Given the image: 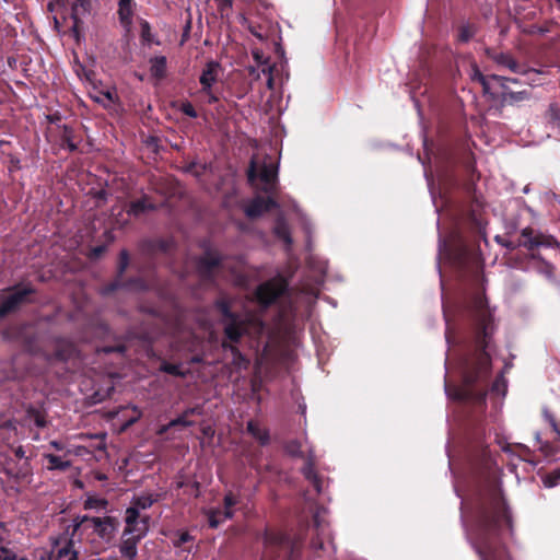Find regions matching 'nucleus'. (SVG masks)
I'll return each instance as SVG.
<instances>
[{"instance_id":"nucleus-1","label":"nucleus","mask_w":560,"mask_h":560,"mask_svg":"<svg viewBox=\"0 0 560 560\" xmlns=\"http://www.w3.org/2000/svg\"><path fill=\"white\" fill-rule=\"evenodd\" d=\"M503 525L511 526V518L500 504L493 503L478 510L474 525L466 528V537L479 560H510L505 548L497 540Z\"/></svg>"},{"instance_id":"nucleus-2","label":"nucleus","mask_w":560,"mask_h":560,"mask_svg":"<svg viewBox=\"0 0 560 560\" xmlns=\"http://www.w3.org/2000/svg\"><path fill=\"white\" fill-rule=\"evenodd\" d=\"M214 306L221 315V324L228 342L222 347L232 354V364L237 369L246 370L249 365L248 359L236 347L244 336L256 337L264 332L265 324L261 319L249 314L237 313L232 310V300L226 295L220 296Z\"/></svg>"},{"instance_id":"nucleus-3","label":"nucleus","mask_w":560,"mask_h":560,"mask_svg":"<svg viewBox=\"0 0 560 560\" xmlns=\"http://www.w3.org/2000/svg\"><path fill=\"white\" fill-rule=\"evenodd\" d=\"M474 304L479 320V331L476 340L478 351L474 359L465 362L464 381L468 386L486 378L491 369V359L487 351L490 339V314L486 310V301L481 295L475 298Z\"/></svg>"},{"instance_id":"nucleus-4","label":"nucleus","mask_w":560,"mask_h":560,"mask_svg":"<svg viewBox=\"0 0 560 560\" xmlns=\"http://www.w3.org/2000/svg\"><path fill=\"white\" fill-rule=\"evenodd\" d=\"M264 553L262 560H294L299 557L302 547L301 539H293L290 536L275 530H266L262 535Z\"/></svg>"},{"instance_id":"nucleus-5","label":"nucleus","mask_w":560,"mask_h":560,"mask_svg":"<svg viewBox=\"0 0 560 560\" xmlns=\"http://www.w3.org/2000/svg\"><path fill=\"white\" fill-rule=\"evenodd\" d=\"M83 526L85 529H92L103 542L110 544L119 526V522L114 516H78L75 518V528Z\"/></svg>"},{"instance_id":"nucleus-6","label":"nucleus","mask_w":560,"mask_h":560,"mask_svg":"<svg viewBox=\"0 0 560 560\" xmlns=\"http://www.w3.org/2000/svg\"><path fill=\"white\" fill-rule=\"evenodd\" d=\"M130 264L129 253L126 249L120 250L118 267H117V276L115 280L104 285L101 289V293L103 295H109L118 289H131V290H143L145 288L144 281L140 278H132L128 281H122V276Z\"/></svg>"},{"instance_id":"nucleus-7","label":"nucleus","mask_w":560,"mask_h":560,"mask_svg":"<svg viewBox=\"0 0 560 560\" xmlns=\"http://www.w3.org/2000/svg\"><path fill=\"white\" fill-rule=\"evenodd\" d=\"M247 177L249 183H254L259 178L262 184L261 189L267 194H272L277 186L278 166L272 162L267 163L266 161L260 164L255 159H252Z\"/></svg>"},{"instance_id":"nucleus-8","label":"nucleus","mask_w":560,"mask_h":560,"mask_svg":"<svg viewBox=\"0 0 560 560\" xmlns=\"http://www.w3.org/2000/svg\"><path fill=\"white\" fill-rule=\"evenodd\" d=\"M5 291L8 294L0 302V318H4L16 312L22 305L30 303V296L35 293L32 285L20 284L8 288Z\"/></svg>"},{"instance_id":"nucleus-9","label":"nucleus","mask_w":560,"mask_h":560,"mask_svg":"<svg viewBox=\"0 0 560 560\" xmlns=\"http://www.w3.org/2000/svg\"><path fill=\"white\" fill-rule=\"evenodd\" d=\"M287 289L283 280L272 279L259 284L255 291V299L262 307L271 305Z\"/></svg>"},{"instance_id":"nucleus-10","label":"nucleus","mask_w":560,"mask_h":560,"mask_svg":"<svg viewBox=\"0 0 560 560\" xmlns=\"http://www.w3.org/2000/svg\"><path fill=\"white\" fill-rule=\"evenodd\" d=\"M485 54L499 67L506 68L513 73L526 74L533 71L532 69H526L525 67L521 66L509 52L497 51L495 49L492 48H486Z\"/></svg>"},{"instance_id":"nucleus-11","label":"nucleus","mask_w":560,"mask_h":560,"mask_svg":"<svg viewBox=\"0 0 560 560\" xmlns=\"http://www.w3.org/2000/svg\"><path fill=\"white\" fill-rule=\"evenodd\" d=\"M279 205L272 197H261L257 196L255 197L246 207H245V214L250 219H256L264 214L265 212H268L269 210L273 208H278Z\"/></svg>"},{"instance_id":"nucleus-12","label":"nucleus","mask_w":560,"mask_h":560,"mask_svg":"<svg viewBox=\"0 0 560 560\" xmlns=\"http://www.w3.org/2000/svg\"><path fill=\"white\" fill-rule=\"evenodd\" d=\"M221 258L217 253L206 252L203 256H201L197 260V270L202 279H211L218 268L220 267Z\"/></svg>"},{"instance_id":"nucleus-13","label":"nucleus","mask_w":560,"mask_h":560,"mask_svg":"<svg viewBox=\"0 0 560 560\" xmlns=\"http://www.w3.org/2000/svg\"><path fill=\"white\" fill-rule=\"evenodd\" d=\"M220 71V62L215 60H210L206 63L199 77L201 92H210V90L213 88V85L217 83L219 79Z\"/></svg>"},{"instance_id":"nucleus-14","label":"nucleus","mask_w":560,"mask_h":560,"mask_svg":"<svg viewBox=\"0 0 560 560\" xmlns=\"http://www.w3.org/2000/svg\"><path fill=\"white\" fill-rule=\"evenodd\" d=\"M316 458L313 451L308 452L305 464L302 468V474L305 479L314 487L315 491L319 494L323 491V482L317 472L315 471Z\"/></svg>"},{"instance_id":"nucleus-15","label":"nucleus","mask_w":560,"mask_h":560,"mask_svg":"<svg viewBox=\"0 0 560 560\" xmlns=\"http://www.w3.org/2000/svg\"><path fill=\"white\" fill-rule=\"evenodd\" d=\"M327 510L325 508H318L314 513V527L316 529V538L312 540V547L314 549H323L324 547V537L326 536L327 523L325 521V515Z\"/></svg>"},{"instance_id":"nucleus-16","label":"nucleus","mask_w":560,"mask_h":560,"mask_svg":"<svg viewBox=\"0 0 560 560\" xmlns=\"http://www.w3.org/2000/svg\"><path fill=\"white\" fill-rule=\"evenodd\" d=\"M135 0H119L118 1V20L120 25L126 32H130L133 23V14L136 9Z\"/></svg>"},{"instance_id":"nucleus-17","label":"nucleus","mask_w":560,"mask_h":560,"mask_svg":"<svg viewBox=\"0 0 560 560\" xmlns=\"http://www.w3.org/2000/svg\"><path fill=\"white\" fill-rule=\"evenodd\" d=\"M42 560H45L42 558ZM48 560H79L78 552L73 550L72 540L67 541L63 546H56Z\"/></svg>"},{"instance_id":"nucleus-18","label":"nucleus","mask_w":560,"mask_h":560,"mask_svg":"<svg viewBox=\"0 0 560 560\" xmlns=\"http://www.w3.org/2000/svg\"><path fill=\"white\" fill-rule=\"evenodd\" d=\"M71 11L74 25H78L84 18L90 15L92 11V0H73Z\"/></svg>"},{"instance_id":"nucleus-19","label":"nucleus","mask_w":560,"mask_h":560,"mask_svg":"<svg viewBox=\"0 0 560 560\" xmlns=\"http://www.w3.org/2000/svg\"><path fill=\"white\" fill-rule=\"evenodd\" d=\"M140 539L135 538L133 536H124L121 538V542L119 545V552L122 558L128 560H135L138 555V544Z\"/></svg>"},{"instance_id":"nucleus-20","label":"nucleus","mask_w":560,"mask_h":560,"mask_svg":"<svg viewBox=\"0 0 560 560\" xmlns=\"http://www.w3.org/2000/svg\"><path fill=\"white\" fill-rule=\"evenodd\" d=\"M201 413H202V408L199 406L187 408L180 416L171 420L168 422V424L162 429V432H165L167 429L176 427V425L191 427V425H194V421L189 420L188 417L191 415H201Z\"/></svg>"},{"instance_id":"nucleus-21","label":"nucleus","mask_w":560,"mask_h":560,"mask_svg":"<svg viewBox=\"0 0 560 560\" xmlns=\"http://www.w3.org/2000/svg\"><path fill=\"white\" fill-rule=\"evenodd\" d=\"M154 209H155V206L152 202H150L147 197H143L141 199L131 201L127 209V213H128V215L138 218L141 214H143L148 211H152Z\"/></svg>"},{"instance_id":"nucleus-22","label":"nucleus","mask_w":560,"mask_h":560,"mask_svg":"<svg viewBox=\"0 0 560 560\" xmlns=\"http://www.w3.org/2000/svg\"><path fill=\"white\" fill-rule=\"evenodd\" d=\"M530 98V92L527 90L514 92L512 90L504 91L501 95V103L503 105H515L521 102L528 101Z\"/></svg>"},{"instance_id":"nucleus-23","label":"nucleus","mask_w":560,"mask_h":560,"mask_svg":"<svg viewBox=\"0 0 560 560\" xmlns=\"http://www.w3.org/2000/svg\"><path fill=\"white\" fill-rule=\"evenodd\" d=\"M90 96L104 108H110L115 103L116 92L112 89H107L105 91L95 90L93 93H90Z\"/></svg>"},{"instance_id":"nucleus-24","label":"nucleus","mask_w":560,"mask_h":560,"mask_svg":"<svg viewBox=\"0 0 560 560\" xmlns=\"http://www.w3.org/2000/svg\"><path fill=\"white\" fill-rule=\"evenodd\" d=\"M148 533V523L147 520H141L131 525H127L124 529V536H133L137 539H142Z\"/></svg>"},{"instance_id":"nucleus-25","label":"nucleus","mask_w":560,"mask_h":560,"mask_svg":"<svg viewBox=\"0 0 560 560\" xmlns=\"http://www.w3.org/2000/svg\"><path fill=\"white\" fill-rule=\"evenodd\" d=\"M150 73L153 78L161 80L166 75L167 61L164 56H158L151 59Z\"/></svg>"},{"instance_id":"nucleus-26","label":"nucleus","mask_w":560,"mask_h":560,"mask_svg":"<svg viewBox=\"0 0 560 560\" xmlns=\"http://www.w3.org/2000/svg\"><path fill=\"white\" fill-rule=\"evenodd\" d=\"M520 245L528 249H533L542 245V242L538 235H534V231L532 229L526 228L521 233Z\"/></svg>"},{"instance_id":"nucleus-27","label":"nucleus","mask_w":560,"mask_h":560,"mask_svg":"<svg viewBox=\"0 0 560 560\" xmlns=\"http://www.w3.org/2000/svg\"><path fill=\"white\" fill-rule=\"evenodd\" d=\"M548 125L550 130L557 136L560 137V110L557 105L551 104L549 106L548 113Z\"/></svg>"},{"instance_id":"nucleus-28","label":"nucleus","mask_w":560,"mask_h":560,"mask_svg":"<svg viewBox=\"0 0 560 560\" xmlns=\"http://www.w3.org/2000/svg\"><path fill=\"white\" fill-rule=\"evenodd\" d=\"M45 458L48 462L47 469L49 470L65 471L71 466L69 460H63L60 456L54 454H46Z\"/></svg>"},{"instance_id":"nucleus-29","label":"nucleus","mask_w":560,"mask_h":560,"mask_svg":"<svg viewBox=\"0 0 560 560\" xmlns=\"http://www.w3.org/2000/svg\"><path fill=\"white\" fill-rule=\"evenodd\" d=\"M108 501L97 495H88L84 501L85 510H96L97 512L106 511Z\"/></svg>"},{"instance_id":"nucleus-30","label":"nucleus","mask_w":560,"mask_h":560,"mask_svg":"<svg viewBox=\"0 0 560 560\" xmlns=\"http://www.w3.org/2000/svg\"><path fill=\"white\" fill-rule=\"evenodd\" d=\"M246 429L261 445H266L269 442V433L260 429L256 422L248 421Z\"/></svg>"},{"instance_id":"nucleus-31","label":"nucleus","mask_w":560,"mask_h":560,"mask_svg":"<svg viewBox=\"0 0 560 560\" xmlns=\"http://www.w3.org/2000/svg\"><path fill=\"white\" fill-rule=\"evenodd\" d=\"M275 233L287 245H291L292 244V238L290 236L289 226H288L287 222L282 218H279L277 220V223H276V226H275Z\"/></svg>"},{"instance_id":"nucleus-32","label":"nucleus","mask_w":560,"mask_h":560,"mask_svg":"<svg viewBox=\"0 0 560 560\" xmlns=\"http://www.w3.org/2000/svg\"><path fill=\"white\" fill-rule=\"evenodd\" d=\"M158 500L153 494H141L139 497L133 498L132 505L137 506L138 510H145L152 506V504Z\"/></svg>"},{"instance_id":"nucleus-33","label":"nucleus","mask_w":560,"mask_h":560,"mask_svg":"<svg viewBox=\"0 0 560 560\" xmlns=\"http://www.w3.org/2000/svg\"><path fill=\"white\" fill-rule=\"evenodd\" d=\"M208 523L211 528H217L219 525L224 522V511L221 509H210L207 511Z\"/></svg>"},{"instance_id":"nucleus-34","label":"nucleus","mask_w":560,"mask_h":560,"mask_svg":"<svg viewBox=\"0 0 560 560\" xmlns=\"http://www.w3.org/2000/svg\"><path fill=\"white\" fill-rule=\"evenodd\" d=\"M476 32L477 27L474 24H463L458 30V40L467 43L475 36Z\"/></svg>"},{"instance_id":"nucleus-35","label":"nucleus","mask_w":560,"mask_h":560,"mask_svg":"<svg viewBox=\"0 0 560 560\" xmlns=\"http://www.w3.org/2000/svg\"><path fill=\"white\" fill-rule=\"evenodd\" d=\"M541 480L546 488H553L560 485V467L546 474Z\"/></svg>"},{"instance_id":"nucleus-36","label":"nucleus","mask_w":560,"mask_h":560,"mask_svg":"<svg viewBox=\"0 0 560 560\" xmlns=\"http://www.w3.org/2000/svg\"><path fill=\"white\" fill-rule=\"evenodd\" d=\"M160 371L171 374V375H174V376H179V377H184L186 375L185 372H183L180 370L179 364H173V363H168L166 361L162 362V364L160 366Z\"/></svg>"},{"instance_id":"nucleus-37","label":"nucleus","mask_w":560,"mask_h":560,"mask_svg":"<svg viewBox=\"0 0 560 560\" xmlns=\"http://www.w3.org/2000/svg\"><path fill=\"white\" fill-rule=\"evenodd\" d=\"M237 503L236 498L233 493H228L224 497V518H231L233 516L232 506Z\"/></svg>"},{"instance_id":"nucleus-38","label":"nucleus","mask_w":560,"mask_h":560,"mask_svg":"<svg viewBox=\"0 0 560 560\" xmlns=\"http://www.w3.org/2000/svg\"><path fill=\"white\" fill-rule=\"evenodd\" d=\"M490 78L500 84V86L503 89V92L510 90L508 84H511V83L518 84L520 83V80L516 78H508V77H503V75H499V74H491Z\"/></svg>"},{"instance_id":"nucleus-39","label":"nucleus","mask_w":560,"mask_h":560,"mask_svg":"<svg viewBox=\"0 0 560 560\" xmlns=\"http://www.w3.org/2000/svg\"><path fill=\"white\" fill-rule=\"evenodd\" d=\"M139 512H140V511L138 510V508H137V506H133V505L129 506V508L126 510V517H125V522H126V524H127V525H131V524H133V523L139 522V521H140V520H139V516H140Z\"/></svg>"},{"instance_id":"nucleus-40","label":"nucleus","mask_w":560,"mask_h":560,"mask_svg":"<svg viewBox=\"0 0 560 560\" xmlns=\"http://www.w3.org/2000/svg\"><path fill=\"white\" fill-rule=\"evenodd\" d=\"M285 451L291 456H302L303 452L301 451V444L296 440H292L285 444Z\"/></svg>"},{"instance_id":"nucleus-41","label":"nucleus","mask_w":560,"mask_h":560,"mask_svg":"<svg viewBox=\"0 0 560 560\" xmlns=\"http://www.w3.org/2000/svg\"><path fill=\"white\" fill-rule=\"evenodd\" d=\"M30 417L33 419V421H34V423H35V425H36L37 428H44V427H46L47 421H46V419H45V416H44V415H42L39 411L32 410V411L30 412Z\"/></svg>"},{"instance_id":"nucleus-42","label":"nucleus","mask_w":560,"mask_h":560,"mask_svg":"<svg viewBox=\"0 0 560 560\" xmlns=\"http://www.w3.org/2000/svg\"><path fill=\"white\" fill-rule=\"evenodd\" d=\"M179 109L183 114H185L186 116H188L190 118H196L198 116L197 110L195 109V107L192 106V104L190 102L182 103Z\"/></svg>"},{"instance_id":"nucleus-43","label":"nucleus","mask_w":560,"mask_h":560,"mask_svg":"<svg viewBox=\"0 0 560 560\" xmlns=\"http://www.w3.org/2000/svg\"><path fill=\"white\" fill-rule=\"evenodd\" d=\"M492 79L490 78V75L486 77L483 79V81H480L478 82L481 86H482V93L483 95H487L489 96L491 100H494L495 98V95L494 93L491 92V86H490V81Z\"/></svg>"},{"instance_id":"nucleus-44","label":"nucleus","mask_w":560,"mask_h":560,"mask_svg":"<svg viewBox=\"0 0 560 560\" xmlns=\"http://www.w3.org/2000/svg\"><path fill=\"white\" fill-rule=\"evenodd\" d=\"M485 78H486V75L482 74V72L478 68L477 63L472 62L470 65V79L472 81L480 82V81H483Z\"/></svg>"},{"instance_id":"nucleus-45","label":"nucleus","mask_w":560,"mask_h":560,"mask_svg":"<svg viewBox=\"0 0 560 560\" xmlns=\"http://www.w3.org/2000/svg\"><path fill=\"white\" fill-rule=\"evenodd\" d=\"M192 540V537L190 536V534L188 532H182L178 534V537L177 539L174 541V545L176 547H180V546H184L185 544L189 542Z\"/></svg>"},{"instance_id":"nucleus-46","label":"nucleus","mask_w":560,"mask_h":560,"mask_svg":"<svg viewBox=\"0 0 560 560\" xmlns=\"http://www.w3.org/2000/svg\"><path fill=\"white\" fill-rule=\"evenodd\" d=\"M253 58L258 65H267L269 61V58L265 57L264 52L259 49L253 50Z\"/></svg>"},{"instance_id":"nucleus-47","label":"nucleus","mask_w":560,"mask_h":560,"mask_svg":"<svg viewBox=\"0 0 560 560\" xmlns=\"http://www.w3.org/2000/svg\"><path fill=\"white\" fill-rule=\"evenodd\" d=\"M151 27L147 21L141 22V36L144 40L150 42Z\"/></svg>"},{"instance_id":"nucleus-48","label":"nucleus","mask_w":560,"mask_h":560,"mask_svg":"<svg viewBox=\"0 0 560 560\" xmlns=\"http://www.w3.org/2000/svg\"><path fill=\"white\" fill-rule=\"evenodd\" d=\"M25 466H26V463L22 466L20 472H18V474H13L10 469H7V468H4L3 471L7 476L19 479L26 475L27 471L26 470L24 471Z\"/></svg>"},{"instance_id":"nucleus-49","label":"nucleus","mask_w":560,"mask_h":560,"mask_svg":"<svg viewBox=\"0 0 560 560\" xmlns=\"http://www.w3.org/2000/svg\"><path fill=\"white\" fill-rule=\"evenodd\" d=\"M542 416L545 418V420L551 424L553 421H556L555 417L552 416V413L548 410V409H544L542 410Z\"/></svg>"},{"instance_id":"nucleus-50","label":"nucleus","mask_w":560,"mask_h":560,"mask_svg":"<svg viewBox=\"0 0 560 560\" xmlns=\"http://www.w3.org/2000/svg\"><path fill=\"white\" fill-rule=\"evenodd\" d=\"M201 431H202V434H203L205 436H208V438H212V436H213V434H214V430L212 429V427H211V425H206V427H203V428L201 429Z\"/></svg>"},{"instance_id":"nucleus-51","label":"nucleus","mask_w":560,"mask_h":560,"mask_svg":"<svg viewBox=\"0 0 560 560\" xmlns=\"http://www.w3.org/2000/svg\"><path fill=\"white\" fill-rule=\"evenodd\" d=\"M105 252V246H96L92 249L93 257L97 258Z\"/></svg>"},{"instance_id":"nucleus-52","label":"nucleus","mask_w":560,"mask_h":560,"mask_svg":"<svg viewBox=\"0 0 560 560\" xmlns=\"http://www.w3.org/2000/svg\"><path fill=\"white\" fill-rule=\"evenodd\" d=\"M203 93L208 95V102L210 104L217 103L219 101V97L212 92V89L210 90V92H203Z\"/></svg>"},{"instance_id":"nucleus-53","label":"nucleus","mask_w":560,"mask_h":560,"mask_svg":"<svg viewBox=\"0 0 560 560\" xmlns=\"http://www.w3.org/2000/svg\"><path fill=\"white\" fill-rule=\"evenodd\" d=\"M124 350H125V347H124V346H118V347H106V348H104V352H106V353H109V352H113V351L122 352Z\"/></svg>"},{"instance_id":"nucleus-54","label":"nucleus","mask_w":560,"mask_h":560,"mask_svg":"<svg viewBox=\"0 0 560 560\" xmlns=\"http://www.w3.org/2000/svg\"><path fill=\"white\" fill-rule=\"evenodd\" d=\"M14 454L18 458H25V451L23 448V446H18L15 450H14Z\"/></svg>"},{"instance_id":"nucleus-55","label":"nucleus","mask_w":560,"mask_h":560,"mask_svg":"<svg viewBox=\"0 0 560 560\" xmlns=\"http://www.w3.org/2000/svg\"><path fill=\"white\" fill-rule=\"evenodd\" d=\"M231 7H232L231 0H222V2L220 3V11L223 12Z\"/></svg>"},{"instance_id":"nucleus-56","label":"nucleus","mask_w":560,"mask_h":560,"mask_svg":"<svg viewBox=\"0 0 560 560\" xmlns=\"http://www.w3.org/2000/svg\"><path fill=\"white\" fill-rule=\"evenodd\" d=\"M272 70H273V67L268 66V67H264L261 69V71H259V72H260V75L264 74V75L270 77V75H272Z\"/></svg>"},{"instance_id":"nucleus-57","label":"nucleus","mask_w":560,"mask_h":560,"mask_svg":"<svg viewBox=\"0 0 560 560\" xmlns=\"http://www.w3.org/2000/svg\"><path fill=\"white\" fill-rule=\"evenodd\" d=\"M14 553L11 552L10 550L5 549V548H1L0 549V560H4V558H7V556H13Z\"/></svg>"},{"instance_id":"nucleus-58","label":"nucleus","mask_w":560,"mask_h":560,"mask_svg":"<svg viewBox=\"0 0 560 560\" xmlns=\"http://www.w3.org/2000/svg\"><path fill=\"white\" fill-rule=\"evenodd\" d=\"M50 446H52L56 451H62L63 450V444L61 442H58V441H51L50 442Z\"/></svg>"},{"instance_id":"nucleus-59","label":"nucleus","mask_w":560,"mask_h":560,"mask_svg":"<svg viewBox=\"0 0 560 560\" xmlns=\"http://www.w3.org/2000/svg\"><path fill=\"white\" fill-rule=\"evenodd\" d=\"M552 431L558 435V439L560 440V427L558 425L557 421H553L550 424Z\"/></svg>"},{"instance_id":"nucleus-60","label":"nucleus","mask_w":560,"mask_h":560,"mask_svg":"<svg viewBox=\"0 0 560 560\" xmlns=\"http://www.w3.org/2000/svg\"><path fill=\"white\" fill-rule=\"evenodd\" d=\"M249 74L254 75L256 79L260 78V72L255 67H248Z\"/></svg>"},{"instance_id":"nucleus-61","label":"nucleus","mask_w":560,"mask_h":560,"mask_svg":"<svg viewBox=\"0 0 560 560\" xmlns=\"http://www.w3.org/2000/svg\"><path fill=\"white\" fill-rule=\"evenodd\" d=\"M4 560H27V559H25V558L16 559V556L13 555V556H7V558H4Z\"/></svg>"},{"instance_id":"nucleus-62","label":"nucleus","mask_w":560,"mask_h":560,"mask_svg":"<svg viewBox=\"0 0 560 560\" xmlns=\"http://www.w3.org/2000/svg\"><path fill=\"white\" fill-rule=\"evenodd\" d=\"M267 84H268V88H270V89L272 88V85H273V79H272V75L268 77V82H267Z\"/></svg>"},{"instance_id":"nucleus-63","label":"nucleus","mask_w":560,"mask_h":560,"mask_svg":"<svg viewBox=\"0 0 560 560\" xmlns=\"http://www.w3.org/2000/svg\"><path fill=\"white\" fill-rule=\"evenodd\" d=\"M161 248H162L163 250H166V249H167V245H166V243H165V242H161Z\"/></svg>"},{"instance_id":"nucleus-64","label":"nucleus","mask_w":560,"mask_h":560,"mask_svg":"<svg viewBox=\"0 0 560 560\" xmlns=\"http://www.w3.org/2000/svg\"><path fill=\"white\" fill-rule=\"evenodd\" d=\"M97 479H98V480H105V479H106V476H105V475H98V476H97Z\"/></svg>"}]
</instances>
